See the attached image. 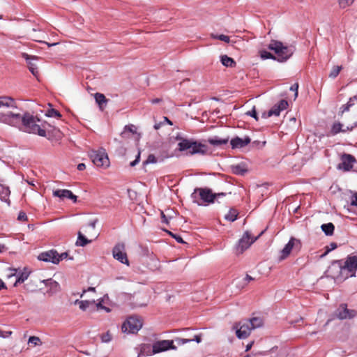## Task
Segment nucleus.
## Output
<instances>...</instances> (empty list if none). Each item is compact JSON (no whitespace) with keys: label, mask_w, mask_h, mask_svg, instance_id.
<instances>
[{"label":"nucleus","mask_w":357,"mask_h":357,"mask_svg":"<svg viewBox=\"0 0 357 357\" xmlns=\"http://www.w3.org/2000/svg\"><path fill=\"white\" fill-rule=\"evenodd\" d=\"M162 159L158 160L153 154L149 155L147 159L143 162V165H146L151 163H156L158 161H162Z\"/></svg>","instance_id":"40"},{"label":"nucleus","mask_w":357,"mask_h":357,"mask_svg":"<svg viewBox=\"0 0 357 357\" xmlns=\"http://www.w3.org/2000/svg\"><path fill=\"white\" fill-rule=\"evenodd\" d=\"M112 339V335L109 331L102 334L101 335V340L102 342L107 343L109 342Z\"/></svg>","instance_id":"46"},{"label":"nucleus","mask_w":357,"mask_h":357,"mask_svg":"<svg viewBox=\"0 0 357 357\" xmlns=\"http://www.w3.org/2000/svg\"><path fill=\"white\" fill-rule=\"evenodd\" d=\"M139 160H140V151L138 152L137 155H136V158L135 160H133L132 162H131L130 163V165L131 167H135L137 164L139 163Z\"/></svg>","instance_id":"54"},{"label":"nucleus","mask_w":357,"mask_h":357,"mask_svg":"<svg viewBox=\"0 0 357 357\" xmlns=\"http://www.w3.org/2000/svg\"><path fill=\"white\" fill-rule=\"evenodd\" d=\"M85 168H86V165H85V164H84V163H79V164L77 165V169H78L79 171H82V170H84Z\"/></svg>","instance_id":"64"},{"label":"nucleus","mask_w":357,"mask_h":357,"mask_svg":"<svg viewBox=\"0 0 357 357\" xmlns=\"http://www.w3.org/2000/svg\"><path fill=\"white\" fill-rule=\"evenodd\" d=\"M287 106L288 102L285 100H281L268 111V115L278 116L280 115L281 111L287 109Z\"/></svg>","instance_id":"21"},{"label":"nucleus","mask_w":357,"mask_h":357,"mask_svg":"<svg viewBox=\"0 0 357 357\" xmlns=\"http://www.w3.org/2000/svg\"><path fill=\"white\" fill-rule=\"evenodd\" d=\"M90 157L97 167H107L109 165L107 154L105 151H93Z\"/></svg>","instance_id":"11"},{"label":"nucleus","mask_w":357,"mask_h":357,"mask_svg":"<svg viewBox=\"0 0 357 357\" xmlns=\"http://www.w3.org/2000/svg\"><path fill=\"white\" fill-rule=\"evenodd\" d=\"M342 127H343V125L341 123H340V122L334 123L333 124L331 130V135H335L340 132H345L346 130H343Z\"/></svg>","instance_id":"32"},{"label":"nucleus","mask_w":357,"mask_h":357,"mask_svg":"<svg viewBox=\"0 0 357 357\" xmlns=\"http://www.w3.org/2000/svg\"><path fill=\"white\" fill-rule=\"evenodd\" d=\"M220 61L225 67L234 68L236 66V61L227 55H222L220 56Z\"/></svg>","instance_id":"26"},{"label":"nucleus","mask_w":357,"mask_h":357,"mask_svg":"<svg viewBox=\"0 0 357 357\" xmlns=\"http://www.w3.org/2000/svg\"><path fill=\"white\" fill-rule=\"evenodd\" d=\"M38 259L45 262H51L54 264H59L57 251L55 250H50L49 251L41 252L38 255Z\"/></svg>","instance_id":"16"},{"label":"nucleus","mask_w":357,"mask_h":357,"mask_svg":"<svg viewBox=\"0 0 357 357\" xmlns=\"http://www.w3.org/2000/svg\"><path fill=\"white\" fill-rule=\"evenodd\" d=\"M7 107L11 108H16V105L14 99L8 96L0 97V107Z\"/></svg>","instance_id":"24"},{"label":"nucleus","mask_w":357,"mask_h":357,"mask_svg":"<svg viewBox=\"0 0 357 357\" xmlns=\"http://www.w3.org/2000/svg\"><path fill=\"white\" fill-rule=\"evenodd\" d=\"M114 141L118 144V147L116 151L117 154L121 156L125 155L126 149L123 146L121 142L119 141L117 139H114Z\"/></svg>","instance_id":"36"},{"label":"nucleus","mask_w":357,"mask_h":357,"mask_svg":"<svg viewBox=\"0 0 357 357\" xmlns=\"http://www.w3.org/2000/svg\"><path fill=\"white\" fill-rule=\"evenodd\" d=\"M161 218H162V222H165L166 224H168L169 223V220H168V218H167V216L165 215V213L162 211L161 212Z\"/></svg>","instance_id":"62"},{"label":"nucleus","mask_w":357,"mask_h":357,"mask_svg":"<svg viewBox=\"0 0 357 357\" xmlns=\"http://www.w3.org/2000/svg\"><path fill=\"white\" fill-rule=\"evenodd\" d=\"M68 256V253L67 252H63L61 255H59L57 252V258H59V263L60 261L63 260V259H66Z\"/></svg>","instance_id":"57"},{"label":"nucleus","mask_w":357,"mask_h":357,"mask_svg":"<svg viewBox=\"0 0 357 357\" xmlns=\"http://www.w3.org/2000/svg\"><path fill=\"white\" fill-rule=\"evenodd\" d=\"M342 163L340 167H342L345 171H349L352 169L354 163L356 162V158L350 154L344 153L341 156Z\"/></svg>","instance_id":"17"},{"label":"nucleus","mask_w":357,"mask_h":357,"mask_svg":"<svg viewBox=\"0 0 357 357\" xmlns=\"http://www.w3.org/2000/svg\"><path fill=\"white\" fill-rule=\"evenodd\" d=\"M354 0H339V6L342 8H345L351 6L354 3Z\"/></svg>","instance_id":"44"},{"label":"nucleus","mask_w":357,"mask_h":357,"mask_svg":"<svg viewBox=\"0 0 357 357\" xmlns=\"http://www.w3.org/2000/svg\"><path fill=\"white\" fill-rule=\"evenodd\" d=\"M268 50L275 54V60L279 62L287 61L294 54L295 47L292 45H284L280 41L272 40L268 45Z\"/></svg>","instance_id":"3"},{"label":"nucleus","mask_w":357,"mask_h":357,"mask_svg":"<svg viewBox=\"0 0 357 357\" xmlns=\"http://www.w3.org/2000/svg\"><path fill=\"white\" fill-rule=\"evenodd\" d=\"M169 236H171L172 238H174L178 243H185L184 241L183 240V238H181V236L178 235V234H175L174 233H172V231H167V230H165Z\"/></svg>","instance_id":"47"},{"label":"nucleus","mask_w":357,"mask_h":357,"mask_svg":"<svg viewBox=\"0 0 357 357\" xmlns=\"http://www.w3.org/2000/svg\"><path fill=\"white\" fill-rule=\"evenodd\" d=\"M351 205L357 206V192L351 196Z\"/></svg>","instance_id":"56"},{"label":"nucleus","mask_w":357,"mask_h":357,"mask_svg":"<svg viewBox=\"0 0 357 357\" xmlns=\"http://www.w3.org/2000/svg\"><path fill=\"white\" fill-rule=\"evenodd\" d=\"M113 257L122 264L129 266L127 254L126 252L125 244L123 243H117L112 250Z\"/></svg>","instance_id":"9"},{"label":"nucleus","mask_w":357,"mask_h":357,"mask_svg":"<svg viewBox=\"0 0 357 357\" xmlns=\"http://www.w3.org/2000/svg\"><path fill=\"white\" fill-rule=\"evenodd\" d=\"M98 220L94 219L93 220L91 221L89 223V226L91 227L92 229H94L96 227V223L98 222Z\"/></svg>","instance_id":"60"},{"label":"nucleus","mask_w":357,"mask_h":357,"mask_svg":"<svg viewBox=\"0 0 357 357\" xmlns=\"http://www.w3.org/2000/svg\"><path fill=\"white\" fill-rule=\"evenodd\" d=\"M10 194V191L9 188L0 183V199L9 203L10 202L8 198Z\"/></svg>","instance_id":"25"},{"label":"nucleus","mask_w":357,"mask_h":357,"mask_svg":"<svg viewBox=\"0 0 357 357\" xmlns=\"http://www.w3.org/2000/svg\"><path fill=\"white\" fill-rule=\"evenodd\" d=\"M298 84L295 83L291 87L290 90L294 91V98L296 99L298 96Z\"/></svg>","instance_id":"51"},{"label":"nucleus","mask_w":357,"mask_h":357,"mask_svg":"<svg viewBox=\"0 0 357 357\" xmlns=\"http://www.w3.org/2000/svg\"><path fill=\"white\" fill-rule=\"evenodd\" d=\"M22 57L26 60L29 71L38 79L40 75L39 70L37 65L33 62V60H38V57L36 56H30L25 52L22 53Z\"/></svg>","instance_id":"15"},{"label":"nucleus","mask_w":357,"mask_h":357,"mask_svg":"<svg viewBox=\"0 0 357 357\" xmlns=\"http://www.w3.org/2000/svg\"><path fill=\"white\" fill-rule=\"evenodd\" d=\"M260 53V56L261 57V59H273V60H275L276 57L275 55H273V54H271V52H267L266 50H261L259 52Z\"/></svg>","instance_id":"41"},{"label":"nucleus","mask_w":357,"mask_h":357,"mask_svg":"<svg viewBox=\"0 0 357 357\" xmlns=\"http://www.w3.org/2000/svg\"><path fill=\"white\" fill-rule=\"evenodd\" d=\"M251 142L248 136H245L243 139L236 137L231 139L230 144L233 149L243 148L250 144Z\"/></svg>","instance_id":"18"},{"label":"nucleus","mask_w":357,"mask_h":357,"mask_svg":"<svg viewBox=\"0 0 357 357\" xmlns=\"http://www.w3.org/2000/svg\"><path fill=\"white\" fill-rule=\"evenodd\" d=\"M176 341L178 344H183L192 341L199 343L202 341V337L201 335H195L193 338H176Z\"/></svg>","instance_id":"27"},{"label":"nucleus","mask_w":357,"mask_h":357,"mask_svg":"<svg viewBox=\"0 0 357 357\" xmlns=\"http://www.w3.org/2000/svg\"><path fill=\"white\" fill-rule=\"evenodd\" d=\"M342 67L341 66H335L332 68L331 73H329V77L332 79H335L337 77L340 72L341 71Z\"/></svg>","instance_id":"37"},{"label":"nucleus","mask_w":357,"mask_h":357,"mask_svg":"<svg viewBox=\"0 0 357 357\" xmlns=\"http://www.w3.org/2000/svg\"><path fill=\"white\" fill-rule=\"evenodd\" d=\"M265 144H266V142H261L260 141L256 140L252 142V146L263 147L265 145Z\"/></svg>","instance_id":"58"},{"label":"nucleus","mask_w":357,"mask_h":357,"mask_svg":"<svg viewBox=\"0 0 357 357\" xmlns=\"http://www.w3.org/2000/svg\"><path fill=\"white\" fill-rule=\"evenodd\" d=\"M162 100L161 98H157L151 99V102L152 104H158V103L161 102H162Z\"/></svg>","instance_id":"63"},{"label":"nucleus","mask_w":357,"mask_h":357,"mask_svg":"<svg viewBox=\"0 0 357 357\" xmlns=\"http://www.w3.org/2000/svg\"><path fill=\"white\" fill-rule=\"evenodd\" d=\"M337 243H331L329 245L326 246V250L325 251V252L321 255V257H324L326 256L329 252L335 250V248H337Z\"/></svg>","instance_id":"48"},{"label":"nucleus","mask_w":357,"mask_h":357,"mask_svg":"<svg viewBox=\"0 0 357 357\" xmlns=\"http://www.w3.org/2000/svg\"><path fill=\"white\" fill-rule=\"evenodd\" d=\"M321 229L326 236H332L334 233L335 226L333 223L329 222L323 224L321 226Z\"/></svg>","instance_id":"29"},{"label":"nucleus","mask_w":357,"mask_h":357,"mask_svg":"<svg viewBox=\"0 0 357 357\" xmlns=\"http://www.w3.org/2000/svg\"><path fill=\"white\" fill-rule=\"evenodd\" d=\"M238 215V211L234 208H231L229 212L225 215V219L230 222H234L237 219Z\"/></svg>","instance_id":"30"},{"label":"nucleus","mask_w":357,"mask_h":357,"mask_svg":"<svg viewBox=\"0 0 357 357\" xmlns=\"http://www.w3.org/2000/svg\"><path fill=\"white\" fill-rule=\"evenodd\" d=\"M169 349H176V347L174 345V342L172 340H161L158 341L153 344L152 352L153 354H157Z\"/></svg>","instance_id":"14"},{"label":"nucleus","mask_w":357,"mask_h":357,"mask_svg":"<svg viewBox=\"0 0 357 357\" xmlns=\"http://www.w3.org/2000/svg\"><path fill=\"white\" fill-rule=\"evenodd\" d=\"M245 114L253 117L256 121H258L259 119L255 106L252 107V110L247 112Z\"/></svg>","instance_id":"49"},{"label":"nucleus","mask_w":357,"mask_h":357,"mask_svg":"<svg viewBox=\"0 0 357 357\" xmlns=\"http://www.w3.org/2000/svg\"><path fill=\"white\" fill-rule=\"evenodd\" d=\"M225 192L213 193L211 189L206 188H196L191 194V198L194 203L201 206L213 203L215 199L225 196Z\"/></svg>","instance_id":"2"},{"label":"nucleus","mask_w":357,"mask_h":357,"mask_svg":"<svg viewBox=\"0 0 357 357\" xmlns=\"http://www.w3.org/2000/svg\"><path fill=\"white\" fill-rule=\"evenodd\" d=\"M211 37L213 38L218 39L220 40L224 41L227 43H229L230 41L229 37L226 35H224V34L215 35V34L212 33Z\"/></svg>","instance_id":"43"},{"label":"nucleus","mask_w":357,"mask_h":357,"mask_svg":"<svg viewBox=\"0 0 357 357\" xmlns=\"http://www.w3.org/2000/svg\"><path fill=\"white\" fill-rule=\"evenodd\" d=\"M127 131H128L131 133H135V132H136L135 128L133 125H128V126H125L124 130L121 132V135L122 137H123L126 135Z\"/></svg>","instance_id":"45"},{"label":"nucleus","mask_w":357,"mask_h":357,"mask_svg":"<svg viewBox=\"0 0 357 357\" xmlns=\"http://www.w3.org/2000/svg\"><path fill=\"white\" fill-rule=\"evenodd\" d=\"M327 277H330L337 281H343L347 278L344 275H346L343 270L342 260H335L328 266L326 271Z\"/></svg>","instance_id":"5"},{"label":"nucleus","mask_w":357,"mask_h":357,"mask_svg":"<svg viewBox=\"0 0 357 357\" xmlns=\"http://www.w3.org/2000/svg\"><path fill=\"white\" fill-rule=\"evenodd\" d=\"M234 328L236 329V336L239 339L248 337L252 331V326H250L248 319L240 321Z\"/></svg>","instance_id":"10"},{"label":"nucleus","mask_w":357,"mask_h":357,"mask_svg":"<svg viewBox=\"0 0 357 357\" xmlns=\"http://www.w3.org/2000/svg\"><path fill=\"white\" fill-rule=\"evenodd\" d=\"M0 121L19 128L24 132L46 137L47 122L26 112L23 114L13 111L0 113Z\"/></svg>","instance_id":"1"},{"label":"nucleus","mask_w":357,"mask_h":357,"mask_svg":"<svg viewBox=\"0 0 357 357\" xmlns=\"http://www.w3.org/2000/svg\"><path fill=\"white\" fill-rule=\"evenodd\" d=\"M53 195L61 199L68 198L73 200L74 203L77 202V198L70 190L66 189L54 190L53 191Z\"/></svg>","instance_id":"20"},{"label":"nucleus","mask_w":357,"mask_h":357,"mask_svg":"<svg viewBox=\"0 0 357 357\" xmlns=\"http://www.w3.org/2000/svg\"><path fill=\"white\" fill-rule=\"evenodd\" d=\"M335 314L340 320L351 319L356 316L357 312L347 308V304H341L335 310Z\"/></svg>","instance_id":"12"},{"label":"nucleus","mask_w":357,"mask_h":357,"mask_svg":"<svg viewBox=\"0 0 357 357\" xmlns=\"http://www.w3.org/2000/svg\"><path fill=\"white\" fill-rule=\"evenodd\" d=\"M139 160H140V151L138 152L137 155H136V158L135 160H133L132 162H131L130 163V165L131 167H135L137 164L139 163Z\"/></svg>","instance_id":"55"},{"label":"nucleus","mask_w":357,"mask_h":357,"mask_svg":"<svg viewBox=\"0 0 357 357\" xmlns=\"http://www.w3.org/2000/svg\"><path fill=\"white\" fill-rule=\"evenodd\" d=\"M42 282H43L45 284V286L48 288V289L47 290V294H49L50 296H52L57 293L60 289L59 284L51 278L44 280L42 281Z\"/></svg>","instance_id":"19"},{"label":"nucleus","mask_w":357,"mask_h":357,"mask_svg":"<svg viewBox=\"0 0 357 357\" xmlns=\"http://www.w3.org/2000/svg\"><path fill=\"white\" fill-rule=\"evenodd\" d=\"M45 115L48 117H57L59 118L61 116L60 112L55 109H49L47 110Z\"/></svg>","instance_id":"39"},{"label":"nucleus","mask_w":357,"mask_h":357,"mask_svg":"<svg viewBox=\"0 0 357 357\" xmlns=\"http://www.w3.org/2000/svg\"><path fill=\"white\" fill-rule=\"evenodd\" d=\"M178 149L180 151H188V153L190 155H205L207 153L208 147L206 144L192 139L181 138V142L178 144Z\"/></svg>","instance_id":"4"},{"label":"nucleus","mask_w":357,"mask_h":357,"mask_svg":"<svg viewBox=\"0 0 357 357\" xmlns=\"http://www.w3.org/2000/svg\"><path fill=\"white\" fill-rule=\"evenodd\" d=\"M91 242V240L87 239L81 231H78L77 233V240L76 242V245L84 247L87 244Z\"/></svg>","instance_id":"28"},{"label":"nucleus","mask_w":357,"mask_h":357,"mask_svg":"<svg viewBox=\"0 0 357 357\" xmlns=\"http://www.w3.org/2000/svg\"><path fill=\"white\" fill-rule=\"evenodd\" d=\"M41 343L40 339L36 336H31L28 340V344H32L33 346L40 345Z\"/></svg>","instance_id":"42"},{"label":"nucleus","mask_w":357,"mask_h":357,"mask_svg":"<svg viewBox=\"0 0 357 357\" xmlns=\"http://www.w3.org/2000/svg\"><path fill=\"white\" fill-rule=\"evenodd\" d=\"M142 321L136 317H130L122 324L121 330L123 333H136L142 328Z\"/></svg>","instance_id":"6"},{"label":"nucleus","mask_w":357,"mask_h":357,"mask_svg":"<svg viewBox=\"0 0 357 357\" xmlns=\"http://www.w3.org/2000/svg\"><path fill=\"white\" fill-rule=\"evenodd\" d=\"M349 109H350L349 105H347V104L343 105L340 108L339 114L340 116H342L344 114V112L349 111Z\"/></svg>","instance_id":"52"},{"label":"nucleus","mask_w":357,"mask_h":357,"mask_svg":"<svg viewBox=\"0 0 357 357\" xmlns=\"http://www.w3.org/2000/svg\"><path fill=\"white\" fill-rule=\"evenodd\" d=\"M264 231H262L258 236L253 238L251 236V234L246 231L242 238L238 241V249L241 250V252L242 253L244 250L248 249L261 235H262Z\"/></svg>","instance_id":"13"},{"label":"nucleus","mask_w":357,"mask_h":357,"mask_svg":"<svg viewBox=\"0 0 357 357\" xmlns=\"http://www.w3.org/2000/svg\"><path fill=\"white\" fill-rule=\"evenodd\" d=\"M232 172L236 175L243 176L247 172V169L241 165H234L231 167Z\"/></svg>","instance_id":"33"},{"label":"nucleus","mask_w":357,"mask_h":357,"mask_svg":"<svg viewBox=\"0 0 357 357\" xmlns=\"http://www.w3.org/2000/svg\"><path fill=\"white\" fill-rule=\"evenodd\" d=\"M95 100L100 107L103 103H106L107 102L105 96L102 93H96L95 94Z\"/></svg>","instance_id":"35"},{"label":"nucleus","mask_w":357,"mask_h":357,"mask_svg":"<svg viewBox=\"0 0 357 357\" xmlns=\"http://www.w3.org/2000/svg\"><path fill=\"white\" fill-rule=\"evenodd\" d=\"M17 220L19 221H27L28 218H27L26 213L24 211H20L18 216H17Z\"/></svg>","instance_id":"50"},{"label":"nucleus","mask_w":357,"mask_h":357,"mask_svg":"<svg viewBox=\"0 0 357 357\" xmlns=\"http://www.w3.org/2000/svg\"><path fill=\"white\" fill-rule=\"evenodd\" d=\"M102 299L98 300V302L97 303L95 302V305L93 306L92 312H94L96 310H105L107 312H109L110 309L104 306L102 304Z\"/></svg>","instance_id":"38"},{"label":"nucleus","mask_w":357,"mask_h":357,"mask_svg":"<svg viewBox=\"0 0 357 357\" xmlns=\"http://www.w3.org/2000/svg\"><path fill=\"white\" fill-rule=\"evenodd\" d=\"M229 140V137L220 138L218 136L210 137L207 139V142L213 145V146H220L224 144H227Z\"/></svg>","instance_id":"22"},{"label":"nucleus","mask_w":357,"mask_h":357,"mask_svg":"<svg viewBox=\"0 0 357 357\" xmlns=\"http://www.w3.org/2000/svg\"><path fill=\"white\" fill-rule=\"evenodd\" d=\"M11 334H12L11 331H6V332L0 331V337H9Z\"/></svg>","instance_id":"59"},{"label":"nucleus","mask_w":357,"mask_h":357,"mask_svg":"<svg viewBox=\"0 0 357 357\" xmlns=\"http://www.w3.org/2000/svg\"><path fill=\"white\" fill-rule=\"evenodd\" d=\"M343 270L346 275L344 276L349 278L356 276L357 271V256L348 255L345 261L343 263Z\"/></svg>","instance_id":"7"},{"label":"nucleus","mask_w":357,"mask_h":357,"mask_svg":"<svg viewBox=\"0 0 357 357\" xmlns=\"http://www.w3.org/2000/svg\"><path fill=\"white\" fill-rule=\"evenodd\" d=\"M301 248V243L300 240L291 237L289 242L285 245L284 248L281 250V255L280 256V260H284L291 253L292 250L299 251Z\"/></svg>","instance_id":"8"},{"label":"nucleus","mask_w":357,"mask_h":357,"mask_svg":"<svg viewBox=\"0 0 357 357\" xmlns=\"http://www.w3.org/2000/svg\"><path fill=\"white\" fill-rule=\"evenodd\" d=\"M146 349L149 351L151 349V347L149 345H144L142 347V349H141L140 352L139 353L137 357L144 356H145L144 351Z\"/></svg>","instance_id":"53"},{"label":"nucleus","mask_w":357,"mask_h":357,"mask_svg":"<svg viewBox=\"0 0 357 357\" xmlns=\"http://www.w3.org/2000/svg\"><path fill=\"white\" fill-rule=\"evenodd\" d=\"M28 277H29V273H27L26 272L19 273V274L17 275V279L14 284V286H17V284L24 282L28 278Z\"/></svg>","instance_id":"34"},{"label":"nucleus","mask_w":357,"mask_h":357,"mask_svg":"<svg viewBox=\"0 0 357 357\" xmlns=\"http://www.w3.org/2000/svg\"><path fill=\"white\" fill-rule=\"evenodd\" d=\"M356 99H357V96H354V97L350 98L349 100L348 101V102L347 104L349 105V107H351L354 104L353 101Z\"/></svg>","instance_id":"61"},{"label":"nucleus","mask_w":357,"mask_h":357,"mask_svg":"<svg viewBox=\"0 0 357 357\" xmlns=\"http://www.w3.org/2000/svg\"><path fill=\"white\" fill-rule=\"evenodd\" d=\"M75 304H78L79 307L82 311H86V310L90 309V310L92 312L93 306L95 305V301H79L77 299L75 301Z\"/></svg>","instance_id":"23"},{"label":"nucleus","mask_w":357,"mask_h":357,"mask_svg":"<svg viewBox=\"0 0 357 357\" xmlns=\"http://www.w3.org/2000/svg\"><path fill=\"white\" fill-rule=\"evenodd\" d=\"M248 320L252 326V330L262 326L264 324L263 319L260 317H252Z\"/></svg>","instance_id":"31"}]
</instances>
